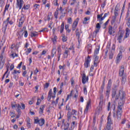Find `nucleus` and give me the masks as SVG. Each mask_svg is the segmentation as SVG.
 Wrapping results in <instances>:
<instances>
[{"mask_svg":"<svg viewBox=\"0 0 130 130\" xmlns=\"http://www.w3.org/2000/svg\"><path fill=\"white\" fill-rule=\"evenodd\" d=\"M119 96L120 97V101L118 102V106L117 108H121L122 109V107L123 106V104H124V98L125 97V93L123 91L119 92Z\"/></svg>","mask_w":130,"mask_h":130,"instance_id":"nucleus-1","label":"nucleus"},{"mask_svg":"<svg viewBox=\"0 0 130 130\" xmlns=\"http://www.w3.org/2000/svg\"><path fill=\"white\" fill-rule=\"evenodd\" d=\"M121 114H122V109L117 108L116 114L114 112L113 113V117L115 118H117L118 120H120V119H121Z\"/></svg>","mask_w":130,"mask_h":130,"instance_id":"nucleus-2","label":"nucleus"},{"mask_svg":"<svg viewBox=\"0 0 130 130\" xmlns=\"http://www.w3.org/2000/svg\"><path fill=\"white\" fill-rule=\"evenodd\" d=\"M77 112H78V111H77V110H74V109H72L71 112L70 111L68 112V114H67V117L68 118V120H70V119H71V118H72V117L73 116L77 115Z\"/></svg>","mask_w":130,"mask_h":130,"instance_id":"nucleus-3","label":"nucleus"},{"mask_svg":"<svg viewBox=\"0 0 130 130\" xmlns=\"http://www.w3.org/2000/svg\"><path fill=\"white\" fill-rule=\"evenodd\" d=\"M35 123H38L39 125L42 126L45 123V120L43 118L39 119L38 118L35 119Z\"/></svg>","mask_w":130,"mask_h":130,"instance_id":"nucleus-4","label":"nucleus"},{"mask_svg":"<svg viewBox=\"0 0 130 130\" xmlns=\"http://www.w3.org/2000/svg\"><path fill=\"white\" fill-rule=\"evenodd\" d=\"M109 14L108 13H105L103 17H102L103 16V13H102L101 14H99L97 16V19L98 20H99V21H100V22H102V21H103V20H104V19H105L106 18V17H107V16H108Z\"/></svg>","mask_w":130,"mask_h":130,"instance_id":"nucleus-5","label":"nucleus"},{"mask_svg":"<svg viewBox=\"0 0 130 130\" xmlns=\"http://www.w3.org/2000/svg\"><path fill=\"white\" fill-rule=\"evenodd\" d=\"M9 21H10V17H8L6 20L4 21L3 25V31L6 32L7 30V28L8 27V25H9Z\"/></svg>","mask_w":130,"mask_h":130,"instance_id":"nucleus-6","label":"nucleus"},{"mask_svg":"<svg viewBox=\"0 0 130 130\" xmlns=\"http://www.w3.org/2000/svg\"><path fill=\"white\" fill-rule=\"evenodd\" d=\"M123 35H124V32L121 31L118 33L117 37V40L119 41V43H121V41H122V38L123 37Z\"/></svg>","mask_w":130,"mask_h":130,"instance_id":"nucleus-7","label":"nucleus"},{"mask_svg":"<svg viewBox=\"0 0 130 130\" xmlns=\"http://www.w3.org/2000/svg\"><path fill=\"white\" fill-rule=\"evenodd\" d=\"M91 107V100H89L88 102H87V104L85 107V109L84 110V114H87L88 113V111L89 109H90V108Z\"/></svg>","mask_w":130,"mask_h":130,"instance_id":"nucleus-8","label":"nucleus"},{"mask_svg":"<svg viewBox=\"0 0 130 130\" xmlns=\"http://www.w3.org/2000/svg\"><path fill=\"white\" fill-rule=\"evenodd\" d=\"M16 5L17 6V8H19V10H21L23 7V5H24V1L17 0Z\"/></svg>","mask_w":130,"mask_h":130,"instance_id":"nucleus-9","label":"nucleus"},{"mask_svg":"<svg viewBox=\"0 0 130 130\" xmlns=\"http://www.w3.org/2000/svg\"><path fill=\"white\" fill-rule=\"evenodd\" d=\"M89 81V76H86V74L84 73L82 75V84H85Z\"/></svg>","mask_w":130,"mask_h":130,"instance_id":"nucleus-10","label":"nucleus"},{"mask_svg":"<svg viewBox=\"0 0 130 130\" xmlns=\"http://www.w3.org/2000/svg\"><path fill=\"white\" fill-rule=\"evenodd\" d=\"M96 29L94 31H93V36L94 37H96L97 36V33L99 32V30H100L101 28V26H100V23H97L96 25Z\"/></svg>","mask_w":130,"mask_h":130,"instance_id":"nucleus-11","label":"nucleus"},{"mask_svg":"<svg viewBox=\"0 0 130 130\" xmlns=\"http://www.w3.org/2000/svg\"><path fill=\"white\" fill-rule=\"evenodd\" d=\"M90 61H91V58H90V56H88L87 58L85 60L84 63V67L86 69H87L88 67H90Z\"/></svg>","mask_w":130,"mask_h":130,"instance_id":"nucleus-12","label":"nucleus"},{"mask_svg":"<svg viewBox=\"0 0 130 130\" xmlns=\"http://www.w3.org/2000/svg\"><path fill=\"white\" fill-rule=\"evenodd\" d=\"M79 23V18H77L73 22L72 25V31H75L77 26H78V23Z\"/></svg>","mask_w":130,"mask_h":130,"instance_id":"nucleus-13","label":"nucleus"},{"mask_svg":"<svg viewBox=\"0 0 130 130\" xmlns=\"http://www.w3.org/2000/svg\"><path fill=\"white\" fill-rule=\"evenodd\" d=\"M4 66H5V60L4 59V56L1 55H0V69L2 70L3 68H4Z\"/></svg>","mask_w":130,"mask_h":130,"instance_id":"nucleus-14","label":"nucleus"},{"mask_svg":"<svg viewBox=\"0 0 130 130\" xmlns=\"http://www.w3.org/2000/svg\"><path fill=\"white\" fill-rule=\"evenodd\" d=\"M122 58V52L121 51L119 52L116 57V63H118L120 61V60Z\"/></svg>","mask_w":130,"mask_h":130,"instance_id":"nucleus-15","label":"nucleus"},{"mask_svg":"<svg viewBox=\"0 0 130 130\" xmlns=\"http://www.w3.org/2000/svg\"><path fill=\"white\" fill-rule=\"evenodd\" d=\"M112 98H115V100H118L119 98V95H116V90H113L112 91Z\"/></svg>","mask_w":130,"mask_h":130,"instance_id":"nucleus-16","label":"nucleus"},{"mask_svg":"<svg viewBox=\"0 0 130 130\" xmlns=\"http://www.w3.org/2000/svg\"><path fill=\"white\" fill-rule=\"evenodd\" d=\"M125 31H126L125 35L124 36L123 40H125V39H126V38H128V37H129V34H130L129 28L127 27L126 28Z\"/></svg>","mask_w":130,"mask_h":130,"instance_id":"nucleus-17","label":"nucleus"},{"mask_svg":"<svg viewBox=\"0 0 130 130\" xmlns=\"http://www.w3.org/2000/svg\"><path fill=\"white\" fill-rule=\"evenodd\" d=\"M108 32L109 35H112V34H114V33H115V31H114V29H113V27L111 25L109 26Z\"/></svg>","mask_w":130,"mask_h":130,"instance_id":"nucleus-18","label":"nucleus"},{"mask_svg":"<svg viewBox=\"0 0 130 130\" xmlns=\"http://www.w3.org/2000/svg\"><path fill=\"white\" fill-rule=\"evenodd\" d=\"M110 112L109 114V116L107 118V124L112 125V120H111V115L110 114Z\"/></svg>","mask_w":130,"mask_h":130,"instance_id":"nucleus-19","label":"nucleus"},{"mask_svg":"<svg viewBox=\"0 0 130 130\" xmlns=\"http://www.w3.org/2000/svg\"><path fill=\"white\" fill-rule=\"evenodd\" d=\"M23 32V30H21L17 32L16 35L18 37V39H21V38L23 37L24 32Z\"/></svg>","mask_w":130,"mask_h":130,"instance_id":"nucleus-20","label":"nucleus"},{"mask_svg":"<svg viewBox=\"0 0 130 130\" xmlns=\"http://www.w3.org/2000/svg\"><path fill=\"white\" fill-rule=\"evenodd\" d=\"M54 54H56V47H55V45L53 46L52 53L51 54V57H53L54 56Z\"/></svg>","mask_w":130,"mask_h":130,"instance_id":"nucleus-21","label":"nucleus"},{"mask_svg":"<svg viewBox=\"0 0 130 130\" xmlns=\"http://www.w3.org/2000/svg\"><path fill=\"white\" fill-rule=\"evenodd\" d=\"M124 73V66H122L121 67V68L119 70V76L120 77H122V76H123V73Z\"/></svg>","mask_w":130,"mask_h":130,"instance_id":"nucleus-22","label":"nucleus"},{"mask_svg":"<svg viewBox=\"0 0 130 130\" xmlns=\"http://www.w3.org/2000/svg\"><path fill=\"white\" fill-rule=\"evenodd\" d=\"M113 54H114V51L111 50L109 52V59H112L113 58Z\"/></svg>","mask_w":130,"mask_h":130,"instance_id":"nucleus-23","label":"nucleus"},{"mask_svg":"<svg viewBox=\"0 0 130 130\" xmlns=\"http://www.w3.org/2000/svg\"><path fill=\"white\" fill-rule=\"evenodd\" d=\"M63 76H65L64 79L65 80L64 81V85L67 84V81L69 80V76L68 75V72H65L63 74Z\"/></svg>","mask_w":130,"mask_h":130,"instance_id":"nucleus-24","label":"nucleus"},{"mask_svg":"<svg viewBox=\"0 0 130 130\" xmlns=\"http://www.w3.org/2000/svg\"><path fill=\"white\" fill-rule=\"evenodd\" d=\"M87 52L88 54H90L92 52V45L91 44L87 45Z\"/></svg>","mask_w":130,"mask_h":130,"instance_id":"nucleus-25","label":"nucleus"},{"mask_svg":"<svg viewBox=\"0 0 130 130\" xmlns=\"http://www.w3.org/2000/svg\"><path fill=\"white\" fill-rule=\"evenodd\" d=\"M36 36H38V32L37 31H31L30 32V37H36Z\"/></svg>","mask_w":130,"mask_h":130,"instance_id":"nucleus-26","label":"nucleus"},{"mask_svg":"<svg viewBox=\"0 0 130 130\" xmlns=\"http://www.w3.org/2000/svg\"><path fill=\"white\" fill-rule=\"evenodd\" d=\"M110 46H111V45L110 44H108L107 45V47L106 48V52H105V54L106 55H107V54L108 53V51L109 50H110Z\"/></svg>","mask_w":130,"mask_h":130,"instance_id":"nucleus-27","label":"nucleus"},{"mask_svg":"<svg viewBox=\"0 0 130 130\" xmlns=\"http://www.w3.org/2000/svg\"><path fill=\"white\" fill-rule=\"evenodd\" d=\"M11 107L12 108H16V107H17V108H21V105L19 104H11Z\"/></svg>","mask_w":130,"mask_h":130,"instance_id":"nucleus-28","label":"nucleus"},{"mask_svg":"<svg viewBox=\"0 0 130 130\" xmlns=\"http://www.w3.org/2000/svg\"><path fill=\"white\" fill-rule=\"evenodd\" d=\"M75 33L76 34V37H77L78 39H80V36L81 35V33L79 31V28H77Z\"/></svg>","mask_w":130,"mask_h":130,"instance_id":"nucleus-29","label":"nucleus"},{"mask_svg":"<svg viewBox=\"0 0 130 130\" xmlns=\"http://www.w3.org/2000/svg\"><path fill=\"white\" fill-rule=\"evenodd\" d=\"M44 107H45V105H42L41 106L40 108V111H39V113L40 114H43V111L44 110Z\"/></svg>","mask_w":130,"mask_h":130,"instance_id":"nucleus-30","label":"nucleus"},{"mask_svg":"<svg viewBox=\"0 0 130 130\" xmlns=\"http://www.w3.org/2000/svg\"><path fill=\"white\" fill-rule=\"evenodd\" d=\"M64 29V22H62L60 26V33H62Z\"/></svg>","mask_w":130,"mask_h":130,"instance_id":"nucleus-31","label":"nucleus"},{"mask_svg":"<svg viewBox=\"0 0 130 130\" xmlns=\"http://www.w3.org/2000/svg\"><path fill=\"white\" fill-rule=\"evenodd\" d=\"M9 8H10V4H6L3 13V15H6V12H7V11L9 10Z\"/></svg>","mask_w":130,"mask_h":130,"instance_id":"nucleus-32","label":"nucleus"},{"mask_svg":"<svg viewBox=\"0 0 130 130\" xmlns=\"http://www.w3.org/2000/svg\"><path fill=\"white\" fill-rule=\"evenodd\" d=\"M112 85V81H111V79H109L107 88L110 89V88H111Z\"/></svg>","mask_w":130,"mask_h":130,"instance_id":"nucleus-33","label":"nucleus"},{"mask_svg":"<svg viewBox=\"0 0 130 130\" xmlns=\"http://www.w3.org/2000/svg\"><path fill=\"white\" fill-rule=\"evenodd\" d=\"M69 52L70 50H69L68 48H66L65 52H64V56H65V57H68V56H69Z\"/></svg>","mask_w":130,"mask_h":130,"instance_id":"nucleus-34","label":"nucleus"},{"mask_svg":"<svg viewBox=\"0 0 130 130\" xmlns=\"http://www.w3.org/2000/svg\"><path fill=\"white\" fill-rule=\"evenodd\" d=\"M56 40H57V37L56 36H54V37L52 38L53 44H55V43H56Z\"/></svg>","mask_w":130,"mask_h":130,"instance_id":"nucleus-35","label":"nucleus"},{"mask_svg":"<svg viewBox=\"0 0 130 130\" xmlns=\"http://www.w3.org/2000/svg\"><path fill=\"white\" fill-rule=\"evenodd\" d=\"M29 8H30V5H29V4L26 5H24V6L23 7V8L22 9V11H23V9H24V10H29Z\"/></svg>","mask_w":130,"mask_h":130,"instance_id":"nucleus-36","label":"nucleus"},{"mask_svg":"<svg viewBox=\"0 0 130 130\" xmlns=\"http://www.w3.org/2000/svg\"><path fill=\"white\" fill-rule=\"evenodd\" d=\"M69 125H70V124L69 123H67L66 124H64L63 129L68 130Z\"/></svg>","mask_w":130,"mask_h":130,"instance_id":"nucleus-37","label":"nucleus"},{"mask_svg":"<svg viewBox=\"0 0 130 130\" xmlns=\"http://www.w3.org/2000/svg\"><path fill=\"white\" fill-rule=\"evenodd\" d=\"M62 41H63V42H66V41H68V38L66 37L64 35H62Z\"/></svg>","mask_w":130,"mask_h":130,"instance_id":"nucleus-38","label":"nucleus"},{"mask_svg":"<svg viewBox=\"0 0 130 130\" xmlns=\"http://www.w3.org/2000/svg\"><path fill=\"white\" fill-rule=\"evenodd\" d=\"M99 49H100V48L99 47L95 49V50H94V55H96V54H98V53H99Z\"/></svg>","mask_w":130,"mask_h":130,"instance_id":"nucleus-39","label":"nucleus"},{"mask_svg":"<svg viewBox=\"0 0 130 130\" xmlns=\"http://www.w3.org/2000/svg\"><path fill=\"white\" fill-rule=\"evenodd\" d=\"M105 87V80H104V81L102 84V86H101V90H102V91L103 92V90H104V87Z\"/></svg>","mask_w":130,"mask_h":130,"instance_id":"nucleus-40","label":"nucleus"},{"mask_svg":"<svg viewBox=\"0 0 130 130\" xmlns=\"http://www.w3.org/2000/svg\"><path fill=\"white\" fill-rule=\"evenodd\" d=\"M105 130H112L111 129V125H109L108 124H107V126L105 128Z\"/></svg>","mask_w":130,"mask_h":130,"instance_id":"nucleus-41","label":"nucleus"},{"mask_svg":"<svg viewBox=\"0 0 130 130\" xmlns=\"http://www.w3.org/2000/svg\"><path fill=\"white\" fill-rule=\"evenodd\" d=\"M109 94H110V88H107L106 95L107 96V97H109Z\"/></svg>","mask_w":130,"mask_h":130,"instance_id":"nucleus-42","label":"nucleus"},{"mask_svg":"<svg viewBox=\"0 0 130 130\" xmlns=\"http://www.w3.org/2000/svg\"><path fill=\"white\" fill-rule=\"evenodd\" d=\"M54 17L57 19L58 16V10H56L54 12Z\"/></svg>","mask_w":130,"mask_h":130,"instance_id":"nucleus-43","label":"nucleus"},{"mask_svg":"<svg viewBox=\"0 0 130 130\" xmlns=\"http://www.w3.org/2000/svg\"><path fill=\"white\" fill-rule=\"evenodd\" d=\"M115 21H116V17L113 16L111 20V24H114Z\"/></svg>","mask_w":130,"mask_h":130,"instance_id":"nucleus-44","label":"nucleus"},{"mask_svg":"<svg viewBox=\"0 0 130 130\" xmlns=\"http://www.w3.org/2000/svg\"><path fill=\"white\" fill-rule=\"evenodd\" d=\"M94 61H96L97 62H99V57L96 55H94Z\"/></svg>","mask_w":130,"mask_h":130,"instance_id":"nucleus-45","label":"nucleus"},{"mask_svg":"<svg viewBox=\"0 0 130 130\" xmlns=\"http://www.w3.org/2000/svg\"><path fill=\"white\" fill-rule=\"evenodd\" d=\"M10 116H11L12 118H14V117H16V114H15V112H10Z\"/></svg>","mask_w":130,"mask_h":130,"instance_id":"nucleus-46","label":"nucleus"},{"mask_svg":"<svg viewBox=\"0 0 130 130\" xmlns=\"http://www.w3.org/2000/svg\"><path fill=\"white\" fill-rule=\"evenodd\" d=\"M90 20V17H85L84 18L83 24H87V21Z\"/></svg>","mask_w":130,"mask_h":130,"instance_id":"nucleus-47","label":"nucleus"},{"mask_svg":"<svg viewBox=\"0 0 130 130\" xmlns=\"http://www.w3.org/2000/svg\"><path fill=\"white\" fill-rule=\"evenodd\" d=\"M52 19V13H51L50 15H48L47 16V20L48 21H50Z\"/></svg>","mask_w":130,"mask_h":130,"instance_id":"nucleus-48","label":"nucleus"},{"mask_svg":"<svg viewBox=\"0 0 130 130\" xmlns=\"http://www.w3.org/2000/svg\"><path fill=\"white\" fill-rule=\"evenodd\" d=\"M83 92L85 95H87V94H88V92L87 91V87H86V86H84L83 87Z\"/></svg>","mask_w":130,"mask_h":130,"instance_id":"nucleus-49","label":"nucleus"},{"mask_svg":"<svg viewBox=\"0 0 130 130\" xmlns=\"http://www.w3.org/2000/svg\"><path fill=\"white\" fill-rule=\"evenodd\" d=\"M6 46H4V47H3V50H2V53H1V55H5V50H6Z\"/></svg>","mask_w":130,"mask_h":130,"instance_id":"nucleus-50","label":"nucleus"},{"mask_svg":"<svg viewBox=\"0 0 130 130\" xmlns=\"http://www.w3.org/2000/svg\"><path fill=\"white\" fill-rule=\"evenodd\" d=\"M40 32H48V29L46 27L42 28V30H40Z\"/></svg>","mask_w":130,"mask_h":130,"instance_id":"nucleus-51","label":"nucleus"},{"mask_svg":"<svg viewBox=\"0 0 130 130\" xmlns=\"http://www.w3.org/2000/svg\"><path fill=\"white\" fill-rule=\"evenodd\" d=\"M19 21L24 22L25 21V16L24 15H22L19 20Z\"/></svg>","mask_w":130,"mask_h":130,"instance_id":"nucleus-52","label":"nucleus"},{"mask_svg":"<svg viewBox=\"0 0 130 130\" xmlns=\"http://www.w3.org/2000/svg\"><path fill=\"white\" fill-rule=\"evenodd\" d=\"M104 98V96H103V94H101L100 96V104L101 103V102H103V99Z\"/></svg>","mask_w":130,"mask_h":130,"instance_id":"nucleus-53","label":"nucleus"},{"mask_svg":"<svg viewBox=\"0 0 130 130\" xmlns=\"http://www.w3.org/2000/svg\"><path fill=\"white\" fill-rule=\"evenodd\" d=\"M109 23V19H108L105 23H104V27H103L104 29H106V26H107V25H108Z\"/></svg>","mask_w":130,"mask_h":130,"instance_id":"nucleus-54","label":"nucleus"},{"mask_svg":"<svg viewBox=\"0 0 130 130\" xmlns=\"http://www.w3.org/2000/svg\"><path fill=\"white\" fill-rule=\"evenodd\" d=\"M50 83H46L44 85V89H47L48 87H49Z\"/></svg>","mask_w":130,"mask_h":130,"instance_id":"nucleus-55","label":"nucleus"},{"mask_svg":"<svg viewBox=\"0 0 130 130\" xmlns=\"http://www.w3.org/2000/svg\"><path fill=\"white\" fill-rule=\"evenodd\" d=\"M105 6H106V1H104L102 4H101V7L102 9H104L105 8Z\"/></svg>","mask_w":130,"mask_h":130,"instance_id":"nucleus-56","label":"nucleus"},{"mask_svg":"<svg viewBox=\"0 0 130 130\" xmlns=\"http://www.w3.org/2000/svg\"><path fill=\"white\" fill-rule=\"evenodd\" d=\"M61 46L60 45H58L57 46V52H61Z\"/></svg>","mask_w":130,"mask_h":130,"instance_id":"nucleus-57","label":"nucleus"},{"mask_svg":"<svg viewBox=\"0 0 130 130\" xmlns=\"http://www.w3.org/2000/svg\"><path fill=\"white\" fill-rule=\"evenodd\" d=\"M126 25L128 28H130V17L127 19V22H126Z\"/></svg>","mask_w":130,"mask_h":130,"instance_id":"nucleus-58","label":"nucleus"},{"mask_svg":"<svg viewBox=\"0 0 130 130\" xmlns=\"http://www.w3.org/2000/svg\"><path fill=\"white\" fill-rule=\"evenodd\" d=\"M58 1L57 0H54L53 2V5H54V6H58Z\"/></svg>","mask_w":130,"mask_h":130,"instance_id":"nucleus-59","label":"nucleus"},{"mask_svg":"<svg viewBox=\"0 0 130 130\" xmlns=\"http://www.w3.org/2000/svg\"><path fill=\"white\" fill-rule=\"evenodd\" d=\"M21 108H17L16 109V111L18 112V115H21V109H20Z\"/></svg>","mask_w":130,"mask_h":130,"instance_id":"nucleus-60","label":"nucleus"},{"mask_svg":"<svg viewBox=\"0 0 130 130\" xmlns=\"http://www.w3.org/2000/svg\"><path fill=\"white\" fill-rule=\"evenodd\" d=\"M68 23H69V24H72V23H73V20L71 17L68 19Z\"/></svg>","mask_w":130,"mask_h":130,"instance_id":"nucleus-61","label":"nucleus"},{"mask_svg":"<svg viewBox=\"0 0 130 130\" xmlns=\"http://www.w3.org/2000/svg\"><path fill=\"white\" fill-rule=\"evenodd\" d=\"M21 109H22V110H24L25 109V104H24L23 103H21Z\"/></svg>","mask_w":130,"mask_h":130,"instance_id":"nucleus-62","label":"nucleus"},{"mask_svg":"<svg viewBox=\"0 0 130 130\" xmlns=\"http://www.w3.org/2000/svg\"><path fill=\"white\" fill-rule=\"evenodd\" d=\"M39 7H40V5L39 4H35L34 6V7L35 8V10H37V9H39Z\"/></svg>","mask_w":130,"mask_h":130,"instance_id":"nucleus-63","label":"nucleus"},{"mask_svg":"<svg viewBox=\"0 0 130 130\" xmlns=\"http://www.w3.org/2000/svg\"><path fill=\"white\" fill-rule=\"evenodd\" d=\"M11 56H12L13 58H15V57L18 56V55L15 53H13L12 54H11Z\"/></svg>","mask_w":130,"mask_h":130,"instance_id":"nucleus-64","label":"nucleus"}]
</instances>
